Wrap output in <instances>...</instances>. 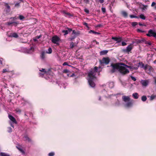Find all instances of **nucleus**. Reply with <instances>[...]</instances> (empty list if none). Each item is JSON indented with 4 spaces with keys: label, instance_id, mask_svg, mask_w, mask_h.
<instances>
[{
    "label": "nucleus",
    "instance_id": "nucleus-45",
    "mask_svg": "<svg viewBox=\"0 0 156 156\" xmlns=\"http://www.w3.org/2000/svg\"><path fill=\"white\" fill-rule=\"evenodd\" d=\"M63 66H71L70 65H68V63L67 62H65L63 64Z\"/></svg>",
    "mask_w": 156,
    "mask_h": 156
},
{
    "label": "nucleus",
    "instance_id": "nucleus-37",
    "mask_svg": "<svg viewBox=\"0 0 156 156\" xmlns=\"http://www.w3.org/2000/svg\"><path fill=\"white\" fill-rule=\"evenodd\" d=\"M69 71L67 69H65L63 71V72L64 73H69Z\"/></svg>",
    "mask_w": 156,
    "mask_h": 156
},
{
    "label": "nucleus",
    "instance_id": "nucleus-47",
    "mask_svg": "<svg viewBox=\"0 0 156 156\" xmlns=\"http://www.w3.org/2000/svg\"><path fill=\"white\" fill-rule=\"evenodd\" d=\"M84 11L86 12V13H89V10L87 9H84Z\"/></svg>",
    "mask_w": 156,
    "mask_h": 156
},
{
    "label": "nucleus",
    "instance_id": "nucleus-16",
    "mask_svg": "<svg viewBox=\"0 0 156 156\" xmlns=\"http://www.w3.org/2000/svg\"><path fill=\"white\" fill-rule=\"evenodd\" d=\"M24 140L28 141V142H31V139L28 137L27 136H25L23 137Z\"/></svg>",
    "mask_w": 156,
    "mask_h": 156
},
{
    "label": "nucleus",
    "instance_id": "nucleus-13",
    "mask_svg": "<svg viewBox=\"0 0 156 156\" xmlns=\"http://www.w3.org/2000/svg\"><path fill=\"white\" fill-rule=\"evenodd\" d=\"M9 118L10 120L11 121H12V123H15V124L16 123V121L14 118L11 115H9Z\"/></svg>",
    "mask_w": 156,
    "mask_h": 156
},
{
    "label": "nucleus",
    "instance_id": "nucleus-32",
    "mask_svg": "<svg viewBox=\"0 0 156 156\" xmlns=\"http://www.w3.org/2000/svg\"><path fill=\"white\" fill-rule=\"evenodd\" d=\"M130 17L131 18H139L138 17L136 16H134V15H130Z\"/></svg>",
    "mask_w": 156,
    "mask_h": 156
},
{
    "label": "nucleus",
    "instance_id": "nucleus-41",
    "mask_svg": "<svg viewBox=\"0 0 156 156\" xmlns=\"http://www.w3.org/2000/svg\"><path fill=\"white\" fill-rule=\"evenodd\" d=\"M8 131L9 133L11 132L12 131V129L10 127L8 128Z\"/></svg>",
    "mask_w": 156,
    "mask_h": 156
},
{
    "label": "nucleus",
    "instance_id": "nucleus-12",
    "mask_svg": "<svg viewBox=\"0 0 156 156\" xmlns=\"http://www.w3.org/2000/svg\"><path fill=\"white\" fill-rule=\"evenodd\" d=\"M34 51V48L32 47L29 49H26L25 53L27 54H30L32 53Z\"/></svg>",
    "mask_w": 156,
    "mask_h": 156
},
{
    "label": "nucleus",
    "instance_id": "nucleus-1",
    "mask_svg": "<svg viewBox=\"0 0 156 156\" xmlns=\"http://www.w3.org/2000/svg\"><path fill=\"white\" fill-rule=\"evenodd\" d=\"M139 66H128L122 63L112 64L111 65L112 68V72H114L116 70H118L122 74H125L128 73L129 72V71L127 69V68H129L132 70H136L138 69L139 66L143 68L144 67L145 65L142 62H140L139 63Z\"/></svg>",
    "mask_w": 156,
    "mask_h": 156
},
{
    "label": "nucleus",
    "instance_id": "nucleus-20",
    "mask_svg": "<svg viewBox=\"0 0 156 156\" xmlns=\"http://www.w3.org/2000/svg\"><path fill=\"white\" fill-rule=\"evenodd\" d=\"M63 13L65 16L67 17H69L72 16L69 13L66 12L65 11H64Z\"/></svg>",
    "mask_w": 156,
    "mask_h": 156
},
{
    "label": "nucleus",
    "instance_id": "nucleus-53",
    "mask_svg": "<svg viewBox=\"0 0 156 156\" xmlns=\"http://www.w3.org/2000/svg\"><path fill=\"white\" fill-rule=\"evenodd\" d=\"M139 24L140 26H145V25L144 23H143V24H142L141 23H139Z\"/></svg>",
    "mask_w": 156,
    "mask_h": 156
},
{
    "label": "nucleus",
    "instance_id": "nucleus-39",
    "mask_svg": "<svg viewBox=\"0 0 156 156\" xmlns=\"http://www.w3.org/2000/svg\"><path fill=\"white\" fill-rule=\"evenodd\" d=\"M54 155V152H51L48 154L49 156H53Z\"/></svg>",
    "mask_w": 156,
    "mask_h": 156
},
{
    "label": "nucleus",
    "instance_id": "nucleus-56",
    "mask_svg": "<svg viewBox=\"0 0 156 156\" xmlns=\"http://www.w3.org/2000/svg\"><path fill=\"white\" fill-rule=\"evenodd\" d=\"M73 34H76V33L75 31V30H73V33H72Z\"/></svg>",
    "mask_w": 156,
    "mask_h": 156
},
{
    "label": "nucleus",
    "instance_id": "nucleus-38",
    "mask_svg": "<svg viewBox=\"0 0 156 156\" xmlns=\"http://www.w3.org/2000/svg\"><path fill=\"white\" fill-rule=\"evenodd\" d=\"M67 75L68 76L70 77H73L75 76V75L74 73H72V75H70L69 74H67Z\"/></svg>",
    "mask_w": 156,
    "mask_h": 156
},
{
    "label": "nucleus",
    "instance_id": "nucleus-22",
    "mask_svg": "<svg viewBox=\"0 0 156 156\" xmlns=\"http://www.w3.org/2000/svg\"><path fill=\"white\" fill-rule=\"evenodd\" d=\"M108 85L109 88H112L114 86V84L113 82H110L108 83Z\"/></svg>",
    "mask_w": 156,
    "mask_h": 156
},
{
    "label": "nucleus",
    "instance_id": "nucleus-17",
    "mask_svg": "<svg viewBox=\"0 0 156 156\" xmlns=\"http://www.w3.org/2000/svg\"><path fill=\"white\" fill-rule=\"evenodd\" d=\"M133 97L135 99H137L138 98L139 95L137 93H135L133 94Z\"/></svg>",
    "mask_w": 156,
    "mask_h": 156
},
{
    "label": "nucleus",
    "instance_id": "nucleus-46",
    "mask_svg": "<svg viewBox=\"0 0 156 156\" xmlns=\"http://www.w3.org/2000/svg\"><path fill=\"white\" fill-rule=\"evenodd\" d=\"M75 37H70L69 38V41H72L73 39H74L75 38Z\"/></svg>",
    "mask_w": 156,
    "mask_h": 156
},
{
    "label": "nucleus",
    "instance_id": "nucleus-4",
    "mask_svg": "<svg viewBox=\"0 0 156 156\" xmlns=\"http://www.w3.org/2000/svg\"><path fill=\"white\" fill-rule=\"evenodd\" d=\"M123 101L125 103V106L127 108H130L132 106L133 103L130 101V98L128 96H123L122 97Z\"/></svg>",
    "mask_w": 156,
    "mask_h": 156
},
{
    "label": "nucleus",
    "instance_id": "nucleus-5",
    "mask_svg": "<svg viewBox=\"0 0 156 156\" xmlns=\"http://www.w3.org/2000/svg\"><path fill=\"white\" fill-rule=\"evenodd\" d=\"M20 34L14 32H8L7 33V35L9 37L17 38L19 35H20Z\"/></svg>",
    "mask_w": 156,
    "mask_h": 156
},
{
    "label": "nucleus",
    "instance_id": "nucleus-9",
    "mask_svg": "<svg viewBox=\"0 0 156 156\" xmlns=\"http://www.w3.org/2000/svg\"><path fill=\"white\" fill-rule=\"evenodd\" d=\"M148 33L146 35L149 37L153 36L156 38V32H154L152 30H150L148 31Z\"/></svg>",
    "mask_w": 156,
    "mask_h": 156
},
{
    "label": "nucleus",
    "instance_id": "nucleus-49",
    "mask_svg": "<svg viewBox=\"0 0 156 156\" xmlns=\"http://www.w3.org/2000/svg\"><path fill=\"white\" fill-rule=\"evenodd\" d=\"M122 46H125L126 45V43L124 42H122Z\"/></svg>",
    "mask_w": 156,
    "mask_h": 156
},
{
    "label": "nucleus",
    "instance_id": "nucleus-28",
    "mask_svg": "<svg viewBox=\"0 0 156 156\" xmlns=\"http://www.w3.org/2000/svg\"><path fill=\"white\" fill-rule=\"evenodd\" d=\"M52 52V50L51 48H49L48 49V51H46V53L48 54H51Z\"/></svg>",
    "mask_w": 156,
    "mask_h": 156
},
{
    "label": "nucleus",
    "instance_id": "nucleus-63",
    "mask_svg": "<svg viewBox=\"0 0 156 156\" xmlns=\"http://www.w3.org/2000/svg\"><path fill=\"white\" fill-rule=\"evenodd\" d=\"M154 63L155 64H156V60L154 61Z\"/></svg>",
    "mask_w": 156,
    "mask_h": 156
},
{
    "label": "nucleus",
    "instance_id": "nucleus-59",
    "mask_svg": "<svg viewBox=\"0 0 156 156\" xmlns=\"http://www.w3.org/2000/svg\"><path fill=\"white\" fill-rule=\"evenodd\" d=\"M34 40L35 41H37V39L36 38H34Z\"/></svg>",
    "mask_w": 156,
    "mask_h": 156
},
{
    "label": "nucleus",
    "instance_id": "nucleus-29",
    "mask_svg": "<svg viewBox=\"0 0 156 156\" xmlns=\"http://www.w3.org/2000/svg\"><path fill=\"white\" fill-rule=\"evenodd\" d=\"M74 46V43L73 42H71L69 46L70 48H73Z\"/></svg>",
    "mask_w": 156,
    "mask_h": 156
},
{
    "label": "nucleus",
    "instance_id": "nucleus-27",
    "mask_svg": "<svg viewBox=\"0 0 156 156\" xmlns=\"http://www.w3.org/2000/svg\"><path fill=\"white\" fill-rule=\"evenodd\" d=\"M41 58L42 59H44L45 58V53L44 52H42L41 53Z\"/></svg>",
    "mask_w": 156,
    "mask_h": 156
},
{
    "label": "nucleus",
    "instance_id": "nucleus-15",
    "mask_svg": "<svg viewBox=\"0 0 156 156\" xmlns=\"http://www.w3.org/2000/svg\"><path fill=\"white\" fill-rule=\"evenodd\" d=\"M132 48V47L131 44L129 45L126 47V50H125L127 52H129L130 51Z\"/></svg>",
    "mask_w": 156,
    "mask_h": 156
},
{
    "label": "nucleus",
    "instance_id": "nucleus-55",
    "mask_svg": "<svg viewBox=\"0 0 156 156\" xmlns=\"http://www.w3.org/2000/svg\"><path fill=\"white\" fill-rule=\"evenodd\" d=\"M84 25L87 27H88V24L86 23H84Z\"/></svg>",
    "mask_w": 156,
    "mask_h": 156
},
{
    "label": "nucleus",
    "instance_id": "nucleus-40",
    "mask_svg": "<svg viewBox=\"0 0 156 156\" xmlns=\"http://www.w3.org/2000/svg\"><path fill=\"white\" fill-rule=\"evenodd\" d=\"M101 10H102V11L103 13H105L106 12V9H105V8H103V7L102 8H101Z\"/></svg>",
    "mask_w": 156,
    "mask_h": 156
},
{
    "label": "nucleus",
    "instance_id": "nucleus-36",
    "mask_svg": "<svg viewBox=\"0 0 156 156\" xmlns=\"http://www.w3.org/2000/svg\"><path fill=\"white\" fill-rule=\"evenodd\" d=\"M137 24V23L136 22H133L132 23V25L134 27Z\"/></svg>",
    "mask_w": 156,
    "mask_h": 156
},
{
    "label": "nucleus",
    "instance_id": "nucleus-57",
    "mask_svg": "<svg viewBox=\"0 0 156 156\" xmlns=\"http://www.w3.org/2000/svg\"><path fill=\"white\" fill-rule=\"evenodd\" d=\"M10 124L11 125V126L12 127H14V126H13V124H12V123H11V122H10Z\"/></svg>",
    "mask_w": 156,
    "mask_h": 156
},
{
    "label": "nucleus",
    "instance_id": "nucleus-61",
    "mask_svg": "<svg viewBox=\"0 0 156 156\" xmlns=\"http://www.w3.org/2000/svg\"><path fill=\"white\" fill-rule=\"evenodd\" d=\"M144 8H146L147 7V5H144Z\"/></svg>",
    "mask_w": 156,
    "mask_h": 156
},
{
    "label": "nucleus",
    "instance_id": "nucleus-50",
    "mask_svg": "<svg viewBox=\"0 0 156 156\" xmlns=\"http://www.w3.org/2000/svg\"><path fill=\"white\" fill-rule=\"evenodd\" d=\"M117 38L116 37H112V39L116 41V40H117Z\"/></svg>",
    "mask_w": 156,
    "mask_h": 156
},
{
    "label": "nucleus",
    "instance_id": "nucleus-19",
    "mask_svg": "<svg viewBox=\"0 0 156 156\" xmlns=\"http://www.w3.org/2000/svg\"><path fill=\"white\" fill-rule=\"evenodd\" d=\"M16 147L23 154L25 153V152L20 146H16Z\"/></svg>",
    "mask_w": 156,
    "mask_h": 156
},
{
    "label": "nucleus",
    "instance_id": "nucleus-31",
    "mask_svg": "<svg viewBox=\"0 0 156 156\" xmlns=\"http://www.w3.org/2000/svg\"><path fill=\"white\" fill-rule=\"evenodd\" d=\"M143 68L145 69V70H146L147 69H150V67L147 65H146L144 66V67Z\"/></svg>",
    "mask_w": 156,
    "mask_h": 156
},
{
    "label": "nucleus",
    "instance_id": "nucleus-6",
    "mask_svg": "<svg viewBox=\"0 0 156 156\" xmlns=\"http://www.w3.org/2000/svg\"><path fill=\"white\" fill-rule=\"evenodd\" d=\"M60 38L57 36L55 35L53 36L52 38V42L54 44L58 45V42L60 41Z\"/></svg>",
    "mask_w": 156,
    "mask_h": 156
},
{
    "label": "nucleus",
    "instance_id": "nucleus-42",
    "mask_svg": "<svg viewBox=\"0 0 156 156\" xmlns=\"http://www.w3.org/2000/svg\"><path fill=\"white\" fill-rule=\"evenodd\" d=\"M131 79L134 81H135L136 80V78L134 77H133V76H131Z\"/></svg>",
    "mask_w": 156,
    "mask_h": 156
},
{
    "label": "nucleus",
    "instance_id": "nucleus-14",
    "mask_svg": "<svg viewBox=\"0 0 156 156\" xmlns=\"http://www.w3.org/2000/svg\"><path fill=\"white\" fill-rule=\"evenodd\" d=\"M67 30H63L62 32L64 33V35H65L68 34L69 32H70L72 30L71 28H67Z\"/></svg>",
    "mask_w": 156,
    "mask_h": 156
},
{
    "label": "nucleus",
    "instance_id": "nucleus-7",
    "mask_svg": "<svg viewBox=\"0 0 156 156\" xmlns=\"http://www.w3.org/2000/svg\"><path fill=\"white\" fill-rule=\"evenodd\" d=\"M16 19L17 18H16V17L11 18H10V19L11 20H12V21L7 22L6 23V24L9 26H10L12 24H13L14 25H15L17 24L18 23H17V22H15L14 21V20H16Z\"/></svg>",
    "mask_w": 156,
    "mask_h": 156
},
{
    "label": "nucleus",
    "instance_id": "nucleus-35",
    "mask_svg": "<svg viewBox=\"0 0 156 156\" xmlns=\"http://www.w3.org/2000/svg\"><path fill=\"white\" fill-rule=\"evenodd\" d=\"M19 18L20 20H22L24 18V17L23 16L20 15L19 16Z\"/></svg>",
    "mask_w": 156,
    "mask_h": 156
},
{
    "label": "nucleus",
    "instance_id": "nucleus-21",
    "mask_svg": "<svg viewBox=\"0 0 156 156\" xmlns=\"http://www.w3.org/2000/svg\"><path fill=\"white\" fill-rule=\"evenodd\" d=\"M108 52V50H103L100 52V54L101 55H103L106 54Z\"/></svg>",
    "mask_w": 156,
    "mask_h": 156
},
{
    "label": "nucleus",
    "instance_id": "nucleus-60",
    "mask_svg": "<svg viewBox=\"0 0 156 156\" xmlns=\"http://www.w3.org/2000/svg\"><path fill=\"white\" fill-rule=\"evenodd\" d=\"M93 42H96V44H99V43H98V42H97V41H93Z\"/></svg>",
    "mask_w": 156,
    "mask_h": 156
},
{
    "label": "nucleus",
    "instance_id": "nucleus-26",
    "mask_svg": "<svg viewBox=\"0 0 156 156\" xmlns=\"http://www.w3.org/2000/svg\"><path fill=\"white\" fill-rule=\"evenodd\" d=\"M147 97L145 96H143L141 97V100L143 101H145L147 100Z\"/></svg>",
    "mask_w": 156,
    "mask_h": 156
},
{
    "label": "nucleus",
    "instance_id": "nucleus-54",
    "mask_svg": "<svg viewBox=\"0 0 156 156\" xmlns=\"http://www.w3.org/2000/svg\"><path fill=\"white\" fill-rule=\"evenodd\" d=\"M6 7L7 8L9 9H9H10V6H9L8 5H6Z\"/></svg>",
    "mask_w": 156,
    "mask_h": 156
},
{
    "label": "nucleus",
    "instance_id": "nucleus-34",
    "mask_svg": "<svg viewBox=\"0 0 156 156\" xmlns=\"http://www.w3.org/2000/svg\"><path fill=\"white\" fill-rule=\"evenodd\" d=\"M10 71L8 70L7 69H4L3 70L2 72L3 73H5V72H10Z\"/></svg>",
    "mask_w": 156,
    "mask_h": 156
},
{
    "label": "nucleus",
    "instance_id": "nucleus-10",
    "mask_svg": "<svg viewBox=\"0 0 156 156\" xmlns=\"http://www.w3.org/2000/svg\"><path fill=\"white\" fill-rule=\"evenodd\" d=\"M110 62L109 59L108 58H104L102 61H100L101 64H108Z\"/></svg>",
    "mask_w": 156,
    "mask_h": 156
},
{
    "label": "nucleus",
    "instance_id": "nucleus-30",
    "mask_svg": "<svg viewBox=\"0 0 156 156\" xmlns=\"http://www.w3.org/2000/svg\"><path fill=\"white\" fill-rule=\"evenodd\" d=\"M155 97L156 96L155 95H152L150 97V100H152L154 99Z\"/></svg>",
    "mask_w": 156,
    "mask_h": 156
},
{
    "label": "nucleus",
    "instance_id": "nucleus-3",
    "mask_svg": "<svg viewBox=\"0 0 156 156\" xmlns=\"http://www.w3.org/2000/svg\"><path fill=\"white\" fill-rule=\"evenodd\" d=\"M40 71L41 72L39 73V76L41 77H44L46 79H48V78L51 76L50 74L51 73V72L50 69H48L46 71L45 69H42L40 70Z\"/></svg>",
    "mask_w": 156,
    "mask_h": 156
},
{
    "label": "nucleus",
    "instance_id": "nucleus-2",
    "mask_svg": "<svg viewBox=\"0 0 156 156\" xmlns=\"http://www.w3.org/2000/svg\"><path fill=\"white\" fill-rule=\"evenodd\" d=\"M98 69L97 67L95 66L94 69H91L88 74L87 79L90 86L92 87L95 86V84L94 81L96 79V75L97 73L99 74L100 72Z\"/></svg>",
    "mask_w": 156,
    "mask_h": 156
},
{
    "label": "nucleus",
    "instance_id": "nucleus-18",
    "mask_svg": "<svg viewBox=\"0 0 156 156\" xmlns=\"http://www.w3.org/2000/svg\"><path fill=\"white\" fill-rule=\"evenodd\" d=\"M121 13H122V15L124 17L126 18L127 17L128 14L126 12H125V11H123Z\"/></svg>",
    "mask_w": 156,
    "mask_h": 156
},
{
    "label": "nucleus",
    "instance_id": "nucleus-44",
    "mask_svg": "<svg viewBox=\"0 0 156 156\" xmlns=\"http://www.w3.org/2000/svg\"><path fill=\"white\" fill-rule=\"evenodd\" d=\"M156 4V3L155 2H153L151 5V6L152 7H153Z\"/></svg>",
    "mask_w": 156,
    "mask_h": 156
},
{
    "label": "nucleus",
    "instance_id": "nucleus-11",
    "mask_svg": "<svg viewBox=\"0 0 156 156\" xmlns=\"http://www.w3.org/2000/svg\"><path fill=\"white\" fill-rule=\"evenodd\" d=\"M149 81L148 80H141L140 83L143 86L146 87L149 83Z\"/></svg>",
    "mask_w": 156,
    "mask_h": 156
},
{
    "label": "nucleus",
    "instance_id": "nucleus-48",
    "mask_svg": "<svg viewBox=\"0 0 156 156\" xmlns=\"http://www.w3.org/2000/svg\"><path fill=\"white\" fill-rule=\"evenodd\" d=\"M20 6V4L19 3H17L15 5V6L17 7H19Z\"/></svg>",
    "mask_w": 156,
    "mask_h": 156
},
{
    "label": "nucleus",
    "instance_id": "nucleus-51",
    "mask_svg": "<svg viewBox=\"0 0 156 156\" xmlns=\"http://www.w3.org/2000/svg\"><path fill=\"white\" fill-rule=\"evenodd\" d=\"M137 31H138L139 32H144V31L142 30L139 29H137Z\"/></svg>",
    "mask_w": 156,
    "mask_h": 156
},
{
    "label": "nucleus",
    "instance_id": "nucleus-43",
    "mask_svg": "<svg viewBox=\"0 0 156 156\" xmlns=\"http://www.w3.org/2000/svg\"><path fill=\"white\" fill-rule=\"evenodd\" d=\"M84 2L86 4H88L89 3V0H83Z\"/></svg>",
    "mask_w": 156,
    "mask_h": 156
},
{
    "label": "nucleus",
    "instance_id": "nucleus-33",
    "mask_svg": "<svg viewBox=\"0 0 156 156\" xmlns=\"http://www.w3.org/2000/svg\"><path fill=\"white\" fill-rule=\"evenodd\" d=\"M122 40V38L121 37H119V38H117V40H116L117 43H119L121 42V40Z\"/></svg>",
    "mask_w": 156,
    "mask_h": 156
},
{
    "label": "nucleus",
    "instance_id": "nucleus-24",
    "mask_svg": "<svg viewBox=\"0 0 156 156\" xmlns=\"http://www.w3.org/2000/svg\"><path fill=\"white\" fill-rule=\"evenodd\" d=\"M89 33H92L94 34H100V33H99L95 32L93 30H90V31H89Z\"/></svg>",
    "mask_w": 156,
    "mask_h": 156
},
{
    "label": "nucleus",
    "instance_id": "nucleus-23",
    "mask_svg": "<svg viewBox=\"0 0 156 156\" xmlns=\"http://www.w3.org/2000/svg\"><path fill=\"white\" fill-rule=\"evenodd\" d=\"M139 17L141 18V19L145 20L146 19V17L144 16V15L143 14H141L139 16Z\"/></svg>",
    "mask_w": 156,
    "mask_h": 156
},
{
    "label": "nucleus",
    "instance_id": "nucleus-64",
    "mask_svg": "<svg viewBox=\"0 0 156 156\" xmlns=\"http://www.w3.org/2000/svg\"><path fill=\"white\" fill-rule=\"evenodd\" d=\"M155 83L156 84V78H155Z\"/></svg>",
    "mask_w": 156,
    "mask_h": 156
},
{
    "label": "nucleus",
    "instance_id": "nucleus-58",
    "mask_svg": "<svg viewBox=\"0 0 156 156\" xmlns=\"http://www.w3.org/2000/svg\"><path fill=\"white\" fill-rule=\"evenodd\" d=\"M41 37V35H40L39 36H37L36 37V38L37 39H39Z\"/></svg>",
    "mask_w": 156,
    "mask_h": 156
},
{
    "label": "nucleus",
    "instance_id": "nucleus-25",
    "mask_svg": "<svg viewBox=\"0 0 156 156\" xmlns=\"http://www.w3.org/2000/svg\"><path fill=\"white\" fill-rule=\"evenodd\" d=\"M0 156H9L8 154L3 152L0 153Z\"/></svg>",
    "mask_w": 156,
    "mask_h": 156
},
{
    "label": "nucleus",
    "instance_id": "nucleus-62",
    "mask_svg": "<svg viewBox=\"0 0 156 156\" xmlns=\"http://www.w3.org/2000/svg\"><path fill=\"white\" fill-rule=\"evenodd\" d=\"M0 64L2 65V61L1 60H0Z\"/></svg>",
    "mask_w": 156,
    "mask_h": 156
},
{
    "label": "nucleus",
    "instance_id": "nucleus-8",
    "mask_svg": "<svg viewBox=\"0 0 156 156\" xmlns=\"http://www.w3.org/2000/svg\"><path fill=\"white\" fill-rule=\"evenodd\" d=\"M148 33L146 35L149 37L153 36L156 38V32H154L152 30H150L148 31Z\"/></svg>",
    "mask_w": 156,
    "mask_h": 156
},
{
    "label": "nucleus",
    "instance_id": "nucleus-52",
    "mask_svg": "<svg viewBox=\"0 0 156 156\" xmlns=\"http://www.w3.org/2000/svg\"><path fill=\"white\" fill-rule=\"evenodd\" d=\"M98 1L101 3H102L104 2V0H98Z\"/></svg>",
    "mask_w": 156,
    "mask_h": 156
}]
</instances>
